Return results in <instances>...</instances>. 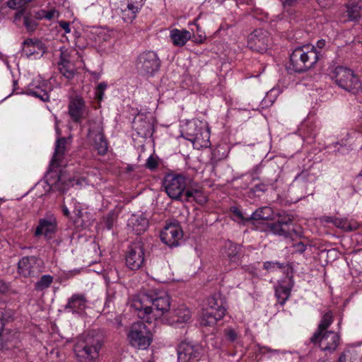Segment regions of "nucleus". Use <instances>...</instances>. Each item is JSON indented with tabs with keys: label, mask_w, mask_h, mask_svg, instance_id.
<instances>
[{
	"label": "nucleus",
	"mask_w": 362,
	"mask_h": 362,
	"mask_svg": "<svg viewBox=\"0 0 362 362\" xmlns=\"http://www.w3.org/2000/svg\"><path fill=\"white\" fill-rule=\"evenodd\" d=\"M146 165L149 169H154L157 166V161L153 156H150L147 159Z\"/></svg>",
	"instance_id": "57"
},
{
	"label": "nucleus",
	"mask_w": 362,
	"mask_h": 362,
	"mask_svg": "<svg viewBox=\"0 0 362 362\" xmlns=\"http://www.w3.org/2000/svg\"><path fill=\"white\" fill-rule=\"evenodd\" d=\"M51 90L52 86L49 81L42 79L40 76H37L28 84L26 93L38 98L42 101H47L49 98V92Z\"/></svg>",
	"instance_id": "16"
},
{
	"label": "nucleus",
	"mask_w": 362,
	"mask_h": 362,
	"mask_svg": "<svg viewBox=\"0 0 362 362\" xmlns=\"http://www.w3.org/2000/svg\"><path fill=\"white\" fill-rule=\"evenodd\" d=\"M241 255V246L240 245L230 243L228 245V257H231V261L234 262H239Z\"/></svg>",
	"instance_id": "40"
},
{
	"label": "nucleus",
	"mask_w": 362,
	"mask_h": 362,
	"mask_svg": "<svg viewBox=\"0 0 362 362\" xmlns=\"http://www.w3.org/2000/svg\"><path fill=\"white\" fill-rule=\"evenodd\" d=\"M197 35L194 36V41L198 43H202L206 39L205 33L201 30L199 26H197Z\"/></svg>",
	"instance_id": "56"
},
{
	"label": "nucleus",
	"mask_w": 362,
	"mask_h": 362,
	"mask_svg": "<svg viewBox=\"0 0 362 362\" xmlns=\"http://www.w3.org/2000/svg\"><path fill=\"white\" fill-rule=\"evenodd\" d=\"M269 36L267 32L257 29L251 33L247 37L248 47L255 52L262 53L269 46Z\"/></svg>",
	"instance_id": "17"
},
{
	"label": "nucleus",
	"mask_w": 362,
	"mask_h": 362,
	"mask_svg": "<svg viewBox=\"0 0 362 362\" xmlns=\"http://www.w3.org/2000/svg\"><path fill=\"white\" fill-rule=\"evenodd\" d=\"M4 320H3V319L1 317H0V337L2 334V332L4 331Z\"/></svg>",
	"instance_id": "63"
},
{
	"label": "nucleus",
	"mask_w": 362,
	"mask_h": 362,
	"mask_svg": "<svg viewBox=\"0 0 362 362\" xmlns=\"http://www.w3.org/2000/svg\"><path fill=\"white\" fill-rule=\"evenodd\" d=\"M315 180V176L311 175L308 170H303L296 176L294 182H312Z\"/></svg>",
	"instance_id": "45"
},
{
	"label": "nucleus",
	"mask_w": 362,
	"mask_h": 362,
	"mask_svg": "<svg viewBox=\"0 0 362 362\" xmlns=\"http://www.w3.org/2000/svg\"><path fill=\"white\" fill-rule=\"evenodd\" d=\"M267 189V185L264 183H259L256 185L253 188L254 192H265Z\"/></svg>",
	"instance_id": "58"
},
{
	"label": "nucleus",
	"mask_w": 362,
	"mask_h": 362,
	"mask_svg": "<svg viewBox=\"0 0 362 362\" xmlns=\"http://www.w3.org/2000/svg\"><path fill=\"white\" fill-rule=\"evenodd\" d=\"M169 37L173 45L183 47L191 39L192 34L185 29L173 28L170 30Z\"/></svg>",
	"instance_id": "31"
},
{
	"label": "nucleus",
	"mask_w": 362,
	"mask_h": 362,
	"mask_svg": "<svg viewBox=\"0 0 362 362\" xmlns=\"http://www.w3.org/2000/svg\"><path fill=\"white\" fill-rule=\"evenodd\" d=\"M69 115L77 123H81L88 118L90 109L85 100L81 96H75L70 99L69 103Z\"/></svg>",
	"instance_id": "15"
},
{
	"label": "nucleus",
	"mask_w": 362,
	"mask_h": 362,
	"mask_svg": "<svg viewBox=\"0 0 362 362\" xmlns=\"http://www.w3.org/2000/svg\"><path fill=\"white\" fill-rule=\"evenodd\" d=\"M102 346L100 337L88 333L76 343L74 353L79 362H96Z\"/></svg>",
	"instance_id": "4"
},
{
	"label": "nucleus",
	"mask_w": 362,
	"mask_h": 362,
	"mask_svg": "<svg viewBox=\"0 0 362 362\" xmlns=\"http://www.w3.org/2000/svg\"><path fill=\"white\" fill-rule=\"evenodd\" d=\"M53 281V277L51 275H44L36 283L35 288L37 291H42L49 287Z\"/></svg>",
	"instance_id": "44"
},
{
	"label": "nucleus",
	"mask_w": 362,
	"mask_h": 362,
	"mask_svg": "<svg viewBox=\"0 0 362 362\" xmlns=\"http://www.w3.org/2000/svg\"><path fill=\"white\" fill-rule=\"evenodd\" d=\"M230 211L235 221L240 223L250 219V215L244 214L237 206H231Z\"/></svg>",
	"instance_id": "43"
},
{
	"label": "nucleus",
	"mask_w": 362,
	"mask_h": 362,
	"mask_svg": "<svg viewBox=\"0 0 362 362\" xmlns=\"http://www.w3.org/2000/svg\"><path fill=\"white\" fill-rule=\"evenodd\" d=\"M90 40L95 42V45H100L111 38V32L104 28H92L88 33Z\"/></svg>",
	"instance_id": "32"
},
{
	"label": "nucleus",
	"mask_w": 362,
	"mask_h": 362,
	"mask_svg": "<svg viewBox=\"0 0 362 362\" xmlns=\"http://www.w3.org/2000/svg\"><path fill=\"white\" fill-rule=\"evenodd\" d=\"M152 334L147 326L141 322L134 323L127 334L129 344L136 349L146 350L152 342Z\"/></svg>",
	"instance_id": "7"
},
{
	"label": "nucleus",
	"mask_w": 362,
	"mask_h": 362,
	"mask_svg": "<svg viewBox=\"0 0 362 362\" xmlns=\"http://www.w3.org/2000/svg\"><path fill=\"white\" fill-rule=\"evenodd\" d=\"M87 307V301L83 295L74 294L68 300L65 310L72 313H81Z\"/></svg>",
	"instance_id": "29"
},
{
	"label": "nucleus",
	"mask_w": 362,
	"mask_h": 362,
	"mask_svg": "<svg viewBox=\"0 0 362 362\" xmlns=\"http://www.w3.org/2000/svg\"><path fill=\"white\" fill-rule=\"evenodd\" d=\"M145 261V252L142 243L135 241L127 248L125 255L127 267L132 270L140 269Z\"/></svg>",
	"instance_id": "13"
},
{
	"label": "nucleus",
	"mask_w": 362,
	"mask_h": 362,
	"mask_svg": "<svg viewBox=\"0 0 362 362\" xmlns=\"http://www.w3.org/2000/svg\"><path fill=\"white\" fill-rule=\"evenodd\" d=\"M182 238V230L177 223L167 224L160 233L161 241L170 246H177Z\"/></svg>",
	"instance_id": "19"
},
{
	"label": "nucleus",
	"mask_w": 362,
	"mask_h": 362,
	"mask_svg": "<svg viewBox=\"0 0 362 362\" xmlns=\"http://www.w3.org/2000/svg\"><path fill=\"white\" fill-rule=\"evenodd\" d=\"M107 88V83L106 82L100 83L95 90V98L100 103L103 100L104 97V93Z\"/></svg>",
	"instance_id": "47"
},
{
	"label": "nucleus",
	"mask_w": 362,
	"mask_h": 362,
	"mask_svg": "<svg viewBox=\"0 0 362 362\" xmlns=\"http://www.w3.org/2000/svg\"><path fill=\"white\" fill-rule=\"evenodd\" d=\"M45 51L46 48L43 43L38 40L27 39L23 43V54L26 55L28 57H40L43 55Z\"/></svg>",
	"instance_id": "25"
},
{
	"label": "nucleus",
	"mask_w": 362,
	"mask_h": 362,
	"mask_svg": "<svg viewBox=\"0 0 362 362\" xmlns=\"http://www.w3.org/2000/svg\"><path fill=\"white\" fill-rule=\"evenodd\" d=\"M136 66L141 75L153 76L159 69L160 60L154 52H144L139 56Z\"/></svg>",
	"instance_id": "12"
},
{
	"label": "nucleus",
	"mask_w": 362,
	"mask_h": 362,
	"mask_svg": "<svg viewBox=\"0 0 362 362\" xmlns=\"http://www.w3.org/2000/svg\"><path fill=\"white\" fill-rule=\"evenodd\" d=\"M88 139L94 146L98 153L104 155L107 151V144L103 134V128L100 122L88 121Z\"/></svg>",
	"instance_id": "14"
},
{
	"label": "nucleus",
	"mask_w": 362,
	"mask_h": 362,
	"mask_svg": "<svg viewBox=\"0 0 362 362\" xmlns=\"http://www.w3.org/2000/svg\"><path fill=\"white\" fill-rule=\"evenodd\" d=\"M194 200L199 204H204L206 202V197L199 189H188L185 193L184 201H192Z\"/></svg>",
	"instance_id": "38"
},
{
	"label": "nucleus",
	"mask_w": 362,
	"mask_h": 362,
	"mask_svg": "<svg viewBox=\"0 0 362 362\" xmlns=\"http://www.w3.org/2000/svg\"><path fill=\"white\" fill-rule=\"evenodd\" d=\"M319 52L313 45H306L296 48L290 56L289 69L303 72L310 69L318 60Z\"/></svg>",
	"instance_id": "5"
},
{
	"label": "nucleus",
	"mask_w": 362,
	"mask_h": 362,
	"mask_svg": "<svg viewBox=\"0 0 362 362\" xmlns=\"http://www.w3.org/2000/svg\"><path fill=\"white\" fill-rule=\"evenodd\" d=\"M348 19L355 21L359 18L362 15V3L349 4L346 6Z\"/></svg>",
	"instance_id": "37"
},
{
	"label": "nucleus",
	"mask_w": 362,
	"mask_h": 362,
	"mask_svg": "<svg viewBox=\"0 0 362 362\" xmlns=\"http://www.w3.org/2000/svg\"><path fill=\"white\" fill-rule=\"evenodd\" d=\"M76 184L80 185V186H85V185H94L95 184H97L96 177H95L92 175H88L86 177H81L78 179L76 182Z\"/></svg>",
	"instance_id": "48"
},
{
	"label": "nucleus",
	"mask_w": 362,
	"mask_h": 362,
	"mask_svg": "<svg viewBox=\"0 0 362 362\" xmlns=\"http://www.w3.org/2000/svg\"><path fill=\"white\" fill-rule=\"evenodd\" d=\"M42 259L34 256L23 257L18 262V272L23 276H33L40 271Z\"/></svg>",
	"instance_id": "20"
},
{
	"label": "nucleus",
	"mask_w": 362,
	"mask_h": 362,
	"mask_svg": "<svg viewBox=\"0 0 362 362\" xmlns=\"http://www.w3.org/2000/svg\"><path fill=\"white\" fill-rule=\"evenodd\" d=\"M62 209L64 215L71 219H74V217L78 219L83 217L81 204L76 202L70 195L64 197Z\"/></svg>",
	"instance_id": "22"
},
{
	"label": "nucleus",
	"mask_w": 362,
	"mask_h": 362,
	"mask_svg": "<svg viewBox=\"0 0 362 362\" xmlns=\"http://www.w3.org/2000/svg\"><path fill=\"white\" fill-rule=\"evenodd\" d=\"M70 58V50L64 47H61L58 62L59 69L62 74L67 78H71L74 75V65Z\"/></svg>",
	"instance_id": "23"
},
{
	"label": "nucleus",
	"mask_w": 362,
	"mask_h": 362,
	"mask_svg": "<svg viewBox=\"0 0 362 362\" xmlns=\"http://www.w3.org/2000/svg\"><path fill=\"white\" fill-rule=\"evenodd\" d=\"M281 3L282 4V6L284 7V11L290 13L291 8L294 7L298 1L297 0H279Z\"/></svg>",
	"instance_id": "52"
},
{
	"label": "nucleus",
	"mask_w": 362,
	"mask_h": 362,
	"mask_svg": "<svg viewBox=\"0 0 362 362\" xmlns=\"http://www.w3.org/2000/svg\"><path fill=\"white\" fill-rule=\"evenodd\" d=\"M351 134L347 133L345 137L342 138L340 141L333 143L329 146V148L334 152H338L341 154L347 153L351 149Z\"/></svg>",
	"instance_id": "34"
},
{
	"label": "nucleus",
	"mask_w": 362,
	"mask_h": 362,
	"mask_svg": "<svg viewBox=\"0 0 362 362\" xmlns=\"http://www.w3.org/2000/svg\"><path fill=\"white\" fill-rule=\"evenodd\" d=\"M23 23L28 31H33L37 26L36 21L28 16H24Z\"/></svg>",
	"instance_id": "51"
},
{
	"label": "nucleus",
	"mask_w": 362,
	"mask_h": 362,
	"mask_svg": "<svg viewBox=\"0 0 362 362\" xmlns=\"http://www.w3.org/2000/svg\"><path fill=\"white\" fill-rule=\"evenodd\" d=\"M121 8L122 18L126 23H132L145 4L146 0H126Z\"/></svg>",
	"instance_id": "21"
},
{
	"label": "nucleus",
	"mask_w": 362,
	"mask_h": 362,
	"mask_svg": "<svg viewBox=\"0 0 362 362\" xmlns=\"http://www.w3.org/2000/svg\"><path fill=\"white\" fill-rule=\"evenodd\" d=\"M284 267V264L279 262L268 261L264 263V269L268 271H274Z\"/></svg>",
	"instance_id": "50"
},
{
	"label": "nucleus",
	"mask_w": 362,
	"mask_h": 362,
	"mask_svg": "<svg viewBox=\"0 0 362 362\" xmlns=\"http://www.w3.org/2000/svg\"><path fill=\"white\" fill-rule=\"evenodd\" d=\"M293 284L290 278H284L277 282L275 286V296L279 303L284 305L289 298Z\"/></svg>",
	"instance_id": "27"
},
{
	"label": "nucleus",
	"mask_w": 362,
	"mask_h": 362,
	"mask_svg": "<svg viewBox=\"0 0 362 362\" xmlns=\"http://www.w3.org/2000/svg\"><path fill=\"white\" fill-rule=\"evenodd\" d=\"M226 310L221 301L214 297L207 299L206 305L200 315V324L203 326H211L225 315Z\"/></svg>",
	"instance_id": "9"
},
{
	"label": "nucleus",
	"mask_w": 362,
	"mask_h": 362,
	"mask_svg": "<svg viewBox=\"0 0 362 362\" xmlns=\"http://www.w3.org/2000/svg\"><path fill=\"white\" fill-rule=\"evenodd\" d=\"M322 7H327L330 4L331 0H316Z\"/></svg>",
	"instance_id": "62"
},
{
	"label": "nucleus",
	"mask_w": 362,
	"mask_h": 362,
	"mask_svg": "<svg viewBox=\"0 0 362 362\" xmlns=\"http://www.w3.org/2000/svg\"><path fill=\"white\" fill-rule=\"evenodd\" d=\"M333 322V317L331 312L326 313L322 317L318 329L313 336V340H317L320 333L327 332L326 329Z\"/></svg>",
	"instance_id": "36"
},
{
	"label": "nucleus",
	"mask_w": 362,
	"mask_h": 362,
	"mask_svg": "<svg viewBox=\"0 0 362 362\" xmlns=\"http://www.w3.org/2000/svg\"><path fill=\"white\" fill-rule=\"evenodd\" d=\"M237 338V333L230 329H228V340L233 341Z\"/></svg>",
	"instance_id": "59"
},
{
	"label": "nucleus",
	"mask_w": 362,
	"mask_h": 362,
	"mask_svg": "<svg viewBox=\"0 0 362 362\" xmlns=\"http://www.w3.org/2000/svg\"><path fill=\"white\" fill-rule=\"evenodd\" d=\"M180 132L182 137L192 143L194 148H207L211 144L209 129L204 121H182L180 124Z\"/></svg>",
	"instance_id": "3"
},
{
	"label": "nucleus",
	"mask_w": 362,
	"mask_h": 362,
	"mask_svg": "<svg viewBox=\"0 0 362 362\" xmlns=\"http://www.w3.org/2000/svg\"><path fill=\"white\" fill-rule=\"evenodd\" d=\"M56 227L57 224L54 217L50 216L47 219H41L40 221L39 225L36 228L35 235H43L46 238H49L55 232Z\"/></svg>",
	"instance_id": "30"
},
{
	"label": "nucleus",
	"mask_w": 362,
	"mask_h": 362,
	"mask_svg": "<svg viewBox=\"0 0 362 362\" xmlns=\"http://www.w3.org/2000/svg\"><path fill=\"white\" fill-rule=\"evenodd\" d=\"M334 78L336 83L341 88L354 93L361 88V83L354 71L346 67L338 66L334 71Z\"/></svg>",
	"instance_id": "10"
},
{
	"label": "nucleus",
	"mask_w": 362,
	"mask_h": 362,
	"mask_svg": "<svg viewBox=\"0 0 362 362\" xmlns=\"http://www.w3.org/2000/svg\"><path fill=\"white\" fill-rule=\"evenodd\" d=\"M272 210L270 207L264 206L257 209L250 215V219L254 221L268 220L272 217Z\"/></svg>",
	"instance_id": "39"
},
{
	"label": "nucleus",
	"mask_w": 362,
	"mask_h": 362,
	"mask_svg": "<svg viewBox=\"0 0 362 362\" xmlns=\"http://www.w3.org/2000/svg\"><path fill=\"white\" fill-rule=\"evenodd\" d=\"M268 228L274 235L290 242L301 237V232L296 228L292 216L285 213L280 214L276 221L269 223Z\"/></svg>",
	"instance_id": "6"
},
{
	"label": "nucleus",
	"mask_w": 362,
	"mask_h": 362,
	"mask_svg": "<svg viewBox=\"0 0 362 362\" xmlns=\"http://www.w3.org/2000/svg\"><path fill=\"white\" fill-rule=\"evenodd\" d=\"M116 273L117 272L115 270H112L110 274L105 276V280L108 282L114 281L115 278L113 277V275Z\"/></svg>",
	"instance_id": "61"
},
{
	"label": "nucleus",
	"mask_w": 362,
	"mask_h": 362,
	"mask_svg": "<svg viewBox=\"0 0 362 362\" xmlns=\"http://www.w3.org/2000/svg\"><path fill=\"white\" fill-rule=\"evenodd\" d=\"M206 352L200 344L182 341L177 347L178 362H194L202 358Z\"/></svg>",
	"instance_id": "11"
},
{
	"label": "nucleus",
	"mask_w": 362,
	"mask_h": 362,
	"mask_svg": "<svg viewBox=\"0 0 362 362\" xmlns=\"http://www.w3.org/2000/svg\"><path fill=\"white\" fill-rule=\"evenodd\" d=\"M148 227V220L143 214H133L127 220L128 230L136 235L144 233Z\"/></svg>",
	"instance_id": "24"
},
{
	"label": "nucleus",
	"mask_w": 362,
	"mask_h": 362,
	"mask_svg": "<svg viewBox=\"0 0 362 362\" xmlns=\"http://www.w3.org/2000/svg\"><path fill=\"white\" fill-rule=\"evenodd\" d=\"M325 40H320L317 42V46L315 48L319 52V57L320 56V49H322L325 46Z\"/></svg>",
	"instance_id": "60"
},
{
	"label": "nucleus",
	"mask_w": 362,
	"mask_h": 362,
	"mask_svg": "<svg viewBox=\"0 0 362 362\" xmlns=\"http://www.w3.org/2000/svg\"><path fill=\"white\" fill-rule=\"evenodd\" d=\"M300 132L303 139L313 140L315 137L316 133L313 127H311L308 122H304L300 127Z\"/></svg>",
	"instance_id": "41"
},
{
	"label": "nucleus",
	"mask_w": 362,
	"mask_h": 362,
	"mask_svg": "<svg viewBox=\"0 0 362 362\" xmlns=\"http://www.w3.org/2000/svg\"><path fill=\"white\" fill-rule=\"evenodd\" d=\"M163 185L165 192L173 199H185L186 192V177L180 175L168 174L165 176Z\"/></svg>",
	"instance_id": "8"
},
{
	"label": "nucleus",
	"mask_w": 362,
	"mask_h": 362,
	"mask_svg": "<svg viewBox=\"0 0 362 362\" xmlns=\"http://www.w3.org/2000/svg\"><path fill=\"white\" fill-rule=\"evenodd\" d=\"M6 289V285L0 281V292H4Z\"/></svg>",
	"instance_id": "64"
},
{
	"label": "nucleus",
	"mask_w": 362,
	"mask_h": 362,
	"mask_svg": "<svg viewBox=\"0 0 362 362\" xmlns=\"http://www.w3.org/2000/svg\"><path fill=\"white\" fill-rule=\"evenodd\" d=\"M322 221L325 223H332L334 226L344 231H354L358 227V224L354 221H349L346 218L336 216H324Z\"/></svg>",
	"instance_id": "28"
},
{
	"label": "nucleus",
	"mask_w": 362,
	"mask_h": 362,
	"mask_svg": "<svg viewBox=\"0 0 362 362\" xmlns=\"http://www.w3.org/2000/svg\"><path fill=\"white\" fill-rule=\"evenodd\" d=\"M362 343L347 345L339 356L337 362H358L362 356Z\"/></svg>",
	"instance_id": "26"
},
{
	"label": "nucleus",
	"mask_w": 362,
	"mask_h": 362,
	"mask_svg": "<svg viewBox=\"0 0 362 362\" xmlns=\"http://www.w3.org/2000/svg\"><path fill=\"white\" fill-rule=\"evenodd\" d=\"M66 142L65 138H57L47 181L38 182L36 185L37 190L40 191L41 188H43L45 194L49 190H58L64 193L70 187L74 186L75 180L72 179L69 174L62 170H60L59 173H57V168L63 165L62 159L66 150Z\"/></svg>",
	"instance_id": "2"
},
{
	"label": "nucleus",
	"mask_w": 362,
	"mask_h": 362,
	"mask_svg": "<svg viewBox=\"0 0 362 362\" xmlns=\"http://www.w3.org/2000/svg\"><path fill=\"white\" fill-rule=\"evenodd\" d=\"M172 319L169 320L170 325L185 323L191 318V312L185 305H180L175 309L172 314Z\"/></svg>",
	"instance_id": "33"
},
{
	"label": "nucleus",
	"mask_w": 362,
	"mask_h": 362,
	"mask_svg": "<svg viewBox=\"0 0 362 362\" xmlns=\"http://www.w3.org/2000/svg\"><path fill=\"white\" fill-rule=\"evenodd\" d=\"M115 220V216L114 213L108 214V215L104 218L103 222L107 229L110 230L112 227Z\"/></svg>",
	"instance_id": "55"
},
{
	"label": "nucleus",
	"mask_w": 362,
	"mask_h": 362,
	"mask_svg": "<svg viewBox=\"0 0 362 362\" xmlns=\"http://www.w3.org/2000/svg\"><path fill=\"white\" fill-rule=\"evenodd\" d=\"M280 93V90L279 88H274L271 89L267 93L266 97L264 98L263 102L267 103V100L269 101L271 104L274 103L277 95Z\"/></svg>",
	"instance_id": "49"
},
{
	"label": "nucleus",
	"mask_w": 362,
	"mask_h": 362,
	"mask_svg": "<svg viewBox=\"0 0 362 362\" xmlns=\"http://www.w3.org/2000/svg\"><path fill=\"white\" fill-rule=\"evenodd\" d=\"M292 247L293 248L294 252L302 254L306 250L307 244L304 243L302 241H299L296 243H293Z\"/></svg>",
	"instance_id": "53"
},
{
	"label": "nucleus",
	"mask_w": 362,
	"mask_h": 362,
	"mask_svg": "<svg viewBox=\"0 0 362 362\" xmlns=\"http://www.w3.org/2000/svg\"><path fill=\"white\" fill-rule=\"evenodd\" d=\"M170 297L165 291L140 293L133 298L130 306L138 317L153 322L170 310Z\"/></svg>",
	"instance_id": "1"
},
{
	"label": "nucleus",
	"mask_w": 362,
	"mask_h": 362,
	"mask_svg": "<svg viewBox=\"0 0 362 362\" xmlns=\"http://www.w3.org/2000/svg\"><path fill=\"white\" fill-rule=\"evenodd\" d=\"M258 347V353L262 355H267L269 358H272L274 356L279 355L281 354H283L284 351L279 350V349H270L268 346H257Z\"/></svg>",
	"instance_id": "46"
},
{
	"label": "nucleus",
	"mask_w": 362,
	"mask_h": 362,
	"mask_svg": "<svg viewBox=\"0 0 362 362\" xmlns=\"http://www.w3.org/2000/svg\"><path fill=\"white\" fill-rule=\"evenodd\" d=\"M58 15H59L58 12L54 9L47 11H42V15H40L39 18H45L47 20H51L56 17H58Z\"/></svg>",
	"instance_id": "54"
},
{
	"label": "nucleus",
	"mask_w": 362,
	"mask_h": 362,
	"mask_svg": "<svg viewBox=\"0 0 362 362\" xmlns=\"http://www.w3.org/2000/svg\"><path fill=\"white\" fill-rule=\"evenodd\" d=\"M59 26L63 31L62 36L66 38L67 41L71 39H76L78 37L77 31L73 26V23L65 21H59Z\"/></svg>",
	"instance_id": "35"
},
{
	"label": "nucleus",
	"mask_w": 362,
	"mask_h": 362,
	"mask_svg": "<svg viewBox=\"0 0 362 362\" xmlns=\"http://www.w3.org/2000/svg\"><path fill=\"white\" fill-rule=\"evenodd\" d=\"M134 125L139 134L147 136L151 134V124L149 122H144L139 124V119L136 118L134 121Z\"/></svg>",
	"instance_id": "42"
},
{
	"label": "nucleus",
	"mask_w": 362,
	"mask_h": 362,
	"mask_svg": "<svg viewBox=\"0 0 362 362\" xmlns=\"http://www.w3.org/2000/svg\"><path fill=\"white\" fill-rule=\"evenodd\" d=\"M311 341L315 344H318L322 351L332 353L334 351L340 343V336L338 333L329 331L320 333L317 340Z\"/></svg>",
	"instance_id": "18"
}]
</instances>
